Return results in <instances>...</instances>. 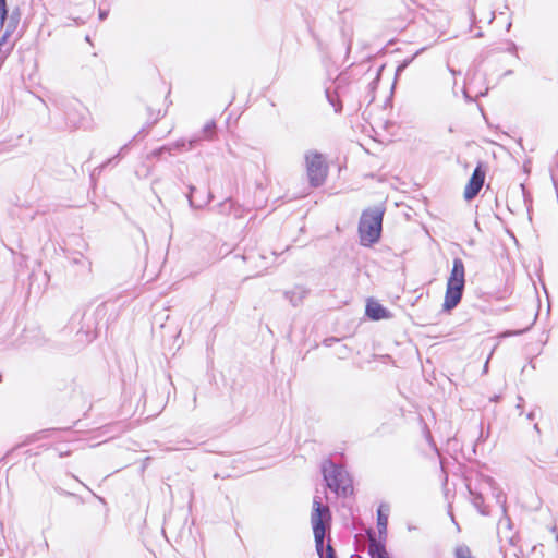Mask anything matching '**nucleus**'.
Here are the masks:
<instances>
[{
    "instance_id": "bb28decb",
    "label": "nucleus",
    "mask_w": 558,
    "mask_h": 558,
    "mask_svg": "<svg viewBox=\"0 0 558 558\" xmlns=\"http://www.w3.org/2000/svg\"><path fill=\"white\" fill-rule=\"evenodd\" d=\"M147 110L149 112V120H150L151 125L157 123L159 121V119L163 117V113H161V110H158L156 113H154L150 108H148Z\"/></svg>"
},
{
    "instance_id": "39448f33",
    "label": "nucleus",
    "mask_w": 558,
    "mask_h": 558,
    "mask_svg": "<svg viewBox=\"0 0 558 558\" xmlns=\"http://www.w3.org/2000/svg\"><path fill=\"white\" fill-rule=\"evenodd\" d=\"M305 163L311 186L318 187L323 185L328 172L324 156L318 151H308L305 154Z\"/></svg>"
},
{
    "instance_id": "c03bdc74",
    "label": "nucleus",
    "mask_w": 558,
    "mask_h": 558,
    "mask_svg": "<svg viewBox=\"0 0 558 558\" xmlns=\"http://www.w3.org/2000/svg\"><path fill=\"white\" fill-rule=\"evenodd\" d=\"M512 23L509 22L508 25H507V29L509 31V28L511 27Z\"/></svg>"
},
{
    "instance_id": "6e6552de",
    "label": "nucleus",
    "mask_w": 558,
    "mask_h": 558,
    "mask_svg": "<svg viewBox=\"0 0 558 558\" xmlns=\"http://www.w3.org/2000/svg\"><path fill=\"white\" fill-rule=\"evenodd\" d=\"M88 114V109L78 100L70 101L64 110L66 123L74 129L84 125Z\"/></svg>"
},
{
    "instance_id": "aec40b11",
    "label": "nucleus",
    "mask_w": 558,
    "mask_h": 558,
    "mask_svg": "<svg viewBox=\"0 0 558 558\" xmlns=\"http://www.w3.org/2000/svg\"><path fill=\"white\" fill-rule=\"evenodd\" d=\"M126 148V145L123 146L120 151L113 156L112 158L108 159L106 162L101 163L100 166H98L97 168L94 169L93 173L90 174V178L94 179V177L96 175V172L97 173H100L107 166H109L111 162L116 161L118 162V160L120 159L121 157V153Z\"/></svg>"
},
{
    "instance_id": "a19ab883",
    "label": "nucleus",
    "mask_w": 558,
    "mask_h": 558,
    "mask_svg": "<svg viewBox=\"0 0 558 558\" xmlns=\"http://www.w3.org/2000/svg\"><path fill=\"white\" fill-rule=\"evenodd\" d=\"M482 36H483L482 32H477V34L475 35V37H482Z\"/></svg>"
},
{
    "instance_id": "5701e85b",
    "label": "nucleus",
    "mask_w": 558,
    "mask_h": 558,
    "mask_svg": "<svg viewBox=\"0 0 558 558\" xmlns=\"http://www.w3.org/2000/svg\"><path fill=\"white\" fill-rule=\"evenodd\" d=\"M202 141H204V140L199 133L194 134L189 140H186V142H187L186 149L192 150V149L196 148Z\"/></svg>"
},
{
    "instance_id": "f3484780",
    "label": "nucleus",
    "mask_w": 558,
    "mask_h": 558,
    "mask_svg": "<svg viewBox=\"0 0 558 558\" xmlns=\"http://www.w3.org/2000/svg\"><path fill=\"white\" fill-rule=\"evenodd\" d=\"M20 19H21V12H20V9L16 7L15 9L12 10L11 14L9 15V21H8L7 28H5L4 33L11 35V33H13L15 31V28L17 27V25L20 23Z\"/></svg>"
},
{
    "instance_id": "4be33fe9",
    "label": "nucleus",
    "mask_w": 558,
    "mask_h": 558,
    "mask_svg": "<svg viewBox=\"0 0 558 558\" xmlns=\"http://www.w3.org/2000/svg\"><path fill=\"white\" fill-rule=\"evenodd\" d=\"M454 558H474L471 549L466 545H459L454 549Z\"/></svg>"
},
{
    "instance_id": "ea45409f",
    "label": "nucleus",
    "mask_w": 558,
    "mask_h": 558,
    "mask_svg": "<svg viewBox=\"0 0 558 558\" xmlns=\"http://www.w3.org/2000/svg\"><path fill=\"white\" fill-rule=\"evenodd\" d=\"M487 368H488V361H487V362L485 363V365H484V372H486V371H487Z\"/></svg>"
},
{
    "instance_id": "a18cd8bd",
    "label": "nucleus",
    "mask_w": 558,
    "mask_h": 558,
    "mask_svg": "<svg viewBox=\"0 0 558 558\" xmlns=\"http://www.w3.org/2000/svg\"><path fill=\"white\" fill-rule=\"evenodd\" d=\"M381 558H390L389 555L388 556H385V557H381Z\"/></svg>"
},
{
    "instance_id": "f257e3e1",
    "label": "nucleus",
    "mask_w": 558,
    "mask_h": 558,
    "mask_svg": "<svg viewBox=\"0 0 558 558\" xmlns=\"http://www.w3.org/2000/svg\"><path fill=\"white\" fill-rule=\"evenodd\" d=\"M311 524L313 529L315 549L319 558H338L335 548L327 543L324 545L326 532L331 526V511L327 505L322 502L320 497L315 496L313 499V509L311 513Z\"/></svg>"
},
{
    "instance_id": "2eb2a0df",
    "label": "nucleus",
    "mask_w": 558,
    "mask_h": 558,
    "mask_svg": "<svg viewBox=\"0 0 558 558\" xmlns=\"http://www.w3.org/2000/svg\"><path fill=\"white\" fill-rule=\"evenodd\" d=\"M468 488H469L470 494L473 496V498H472L473 506L477 509V511L482 515H488L489 510H488L487 506H485V504H484V498H483L482 494L473 493L470 486H468Z\"/></svg>"
},
{
    "instance_id": "0eeeda50",
    "label": "nucleus",
    "mask_w": 558,
    "mask_h": 558,
    "mask_svg": "<svg viewBox=\"0 0 558 558\" xmlns=\"http://www.w3.org/2000/svg\"><path fill=\"white\" fill-rule=\"evenodd\" d=\"M66 258L72 267V271L77 280L84 281L92 276V260L83 253L74 251L68 252Z\"/></svg>"
},
{
    "instance_id": "473e14b6",
    "label": "nucleus",
    "mask_w": 558,
    "mask_h": 558,
    "mask_svg": "<svg viewBox=\"0 0 558 558\" xmlns=\"http://www.w3.org/2000/svg\"><path fill=\"white\" fill-rule=\"evenodd\" d=\"M518 399H519V403L517 404V409H519L522 412V409H523V405H522L523 398L519 397Z\"/></svg>"
},
{
    "instance_id": "a211bd4d",
    "label": "nucleus",
    "mask_w": 558,
    "mask_h": 558,
    "mask_svg": "<svg viewBox=\"0 0 558 558\" xmlns=\"http://www.w3.org/2000/svg\"><path fill=\"white\" fill-rule=\"evenodd\" d=\"M216 122L214 120L208 121L199 132L204 141H213L216 136Z\"/></svg>"
},
{
    "instance_id": "b1692460",
    "label": "nucleus",
    "mask_w": 558,
    "mask_h": 558,
    "mask_svg": "<svg viewBox=\"0 0 558 558\" xmlns=\"http://www.w3.org/2000/svg\"><path fill=\"white\" fill-rule=\"evenodd\" d=\"M234 257H240V255H234ZM256 258H263L262 255H259L258 253H256L255 251L251 250L250 252L241 255V259L244 262V263H247V262H251V260H254Z\"/></svg>"
},
{
    "instance_id": "cd10ccee",
    "label": "nucleus",
    "mask_w": 558,
    "mask_h": 558,
    "mask_svg": "<svg viewBox=\"0 0 558 558\" xmlns=\"http://www.w3.org/2000/svg\"><path fill=\"white\" fill-rule=\"evenodd\" d=\"M161 148L165 154L167 153L169 155H174V153L177 151L175 148L173 147V143L163 145L161 146Z\"/></svg>"
},
{
    "instance_id": "f8f14e48",
    "label": "nucleus",
    "mask_w": 558,
    "mask_h": 558,
    "mask_svg": "<svg viewBox=\"0 0 558 558\" xmlns=\"http://www.w3.org/2000/svg\"><path fill=\"white\" fill-rule=\"evenodd\" d=\"M389 506L381 504L377 509V529L379 538L386 539Z\"/></svg>"
},
{
    "instance_id": "f03ea898",
    "label": "nucleus",
    "mask_w": 558,
    "mask_h": 558,
    "mask_svg": "<svg viewBox=\"0 0 558 558\" xmlns=\"http://www.w3.org/2000/svg\"><path fill=\"white\" fill-rule=\"evenodd\" d=\"M384 214L385 209L380 206L363 210L359 221L360 243L363 246H372L380 240Z\"/></svg>"
},
{
    "instance_id": "37998d69",
    "label": "nucleus",
    "mask_w": 558,
    "mask_h": 558,
    "mask_svg": "<svg viewBox=\"0 0 558 558\" xmlns=\"http://www.w3.org/2000/svg\"><path fill=\"white\" fill-rule=\"evenodd\" d=\"M494 19H495V14H494V13H492V17H490V21H489V22H493V21H494Z\"/></svg>"
},
{
    "instance_id": "72a5a7b5",
    "label": "nucleus",
    "mask_w": 558,
    "mask_h": 558,
    "mask_svg": "<svg viewBox=\"0 0 558 558\" xmlns=\"http://www.w3.org/2000/svg\"><path fill=\"white\" fill-rule=\"evenodd\" d=\"M526 417H527V420H531V421L534 420L535 418V412L534 411L529 412Z\"/></svg>"
},
{
    "instance_id": "20e7f679",
    "label": "nucleus",
    "mask_w": 558,
    "mask_h": 558,
    "mask_svg": "<svg viewBox=\"0 0 558 558\" xmlns=\"http://www.w3.org/2000/svg\"><path fill=\"white\" fill-rule=\"evenodd\" d=\"M465 287V268L461 258L456 257L452 262V268L447 280L446 293L444 300V311L450 312L458 306L463 296Z\"/></svg>"
},
{
    "instance_id": "412c9836",
    "label": "nucleus",
    "mask_w": 558,
    "mask_h": 558,
    "mask_svg": "<svg viewBox=\"0 0 558 558\" xmlns=\"http://www.w3.org/2000/svg\"><path fill=\"white\" fill-rule=\"evenodd\" d=\"M427 47H423L421 48L420 50H417L411 58H408V59H404L398 66H397V70H396V74H399L401 73L402 71H404L411 63L412 61L415 59L416 56H418L422 51L426 50Z\"/></svg>"
},
{
    "instance_id": "f704fd0d",
    "label": "nucleus",
    "mask_w": 558,
    "mask_h": 558,
    "mask_svg": "<svg viewBox=\"0 0 558 558\" xmlns=\"http://www.w3.org/2000/svg\"><path fill=\"white\" fill-rule=\"evenodd\" d=\"M470 17L472 22H475L476 16L473 9L470 10Z\"/></svg>"
},
{
    "instance_id": "c85d7f7f",
    "label": "nucleus",
    "mask_w": 558,
    "mask_h": 558,
    "mask_svg": "<svg viewBox=\"0 0 558 558\" xmlns=\"http://www.w3.org/2000/svg\"><path fill=\"white\" fill-rule=\"evenodd\" d=\"M162 154H165V153L162 151V148H161V146H160V147H158V148L154 149V150L149 154L148 158H159V157H161V155H162Z\"/></svg>"
},
{
    "instance_id": "79ce46f5",
    "label": "nucleus",
    "mask_w": 558,
    "mask_h": 558,
    "mask_svg": "<svg viewBox=\"0 0 558 558\" xmlns=\"http://www.w3.org/2000/svg\"><path fill=\"white\" fill-rule=\"evenodd\" d=\"M7 4V0H0V5Z\"/></svg>"
},
{
    "instance_id": "ddd939ff",
    "label": "nucleus",
    "mask_w": 558,
    "mask_h": 558,
    "mask_svg": "<svg viewBox=\"0 0 558 558\" xmlns=\"http://www.w3.org/2000/svg\"><path fill=\"white\" fill-rule=\"evenodd\" d=\"M367 553L371 558H381L385 556H388L386 546H385V539L384 538H371L368 544Z\"/></svg>"
},
{
    "instance_id": "58836bf2",
    "label": "nucleus",
    "mask_w": 558,
    "mask_h": 558,
    "mask_svg": "<svg viewBox=\"0 0 558 558\" xmlns=\"http://www.w3.org/2000/svg\"><path fill=\"white\" fill-rule=\"evenodd\" d=\"M534 429H535L537 433H539L538 424H535V425H534Z\"/></svg>"
},
{
    "instance_id": "e433bc0d",
    "label": "nucleus",
    "mask_w": 558,
    "mask_h": 558,
    "mask_svg": "<svg viewBox=\"0 0 558 558\" xmlns=\"http://www.w3.org/2000/svg\"><path fill=\"white\" fill-rule=\"evenodd\" d=\"M59 492H60L61 494H64V495H72L71 493L65 492V490H63V489H60Z\"/></svg>"
},
{
    "instance_id": "1a4fd4ad",
    "label": "nucleus",
    "mask_w": 558,
    "mask_h": 558,
    "mask_svg": "<svg viewBox=\"0 0 558 558\" xmlns=\"http://www.w3.org/2000/svg\"><path fill=\"white\" fill-rule=\"evenodd\" d=\"M486 170L483 162H478L475 167L471 178L468 181V184L464 189V198L466 201H472L475 198L480 191L483 187L485 181Z\"/></svg>"
},
{
    "instance_id": "7c9ffc66",
    "label": "nucleus",
    "mask_w": 558,
    "mask_h": 558,
    "mask_svg": "<svg viewBox=\"0 0 558 558\" xmlns=\"http://www.w3.org/2000/svg\"><path fill=\"white\" fill-rule=\"evenodd\" d=\"M377 82H378V76H377L376 78H374V80L368 84V87L371 88V90H374V89L376 88Z\"/></svg>"
},
{
    "instance_id": "dca6fc26",
    "label": "nucleus",
    "mask_w": 558,
    "mask_h": 558,
    "mask_svg": "<svg viewBox=\"0 0 558 558\" xmlns=\"http://www.w3.org/2000/svg\"><path fill=\"white\" fill-rule=\"evenodd\" d=\"M325 95L329 105L333 108L336 113L342 112V102L339 98V95L336 92H331L329 88H326Z\"/></svg>"
},
{
    "instance_id": "9d476101",
    "label": "nucleus",
    "mask_w": 558,
    "mask_h": 558,
    "mask_svg": "<svg viewBox=\"0 0 558 558\" xmlns=\"http://www.w3.org/2000/svg\"><path fill=\"white\" fill-rule=\"evenodd\" d=\"M365 314L372 320H380L390 318L391 314L389 310L383 306L377 301L369 299L366 303Z\"/></svg>"
},
{
    "instance_id": "a878e982",
    "label": "nucleus",
    "mask_w": 558,
    "mask_h": 558,
    "mask_svg": "<svg viewBox=\"0 0 558 558\" xmlns=\"http://www.w3.org/2000/svg\"><path fill=\"white\" fill-rule=\"evenodd\" d=\"M7 21H9V10L7 4L0 5V23L3 25Z\"/></svg>"
},
{
    "instance_id": "c9c22d12",
    "label": "nucleus",
    "mask_w": 558,
    "mask_h": 558,
    "mask_svg": "<svg viewBox=\"0 0 558 558\" xmlns=\"http://www.w3.org/2000/svg\"><path fill=\"white\" fill-rule=\"evenodd\" d=\"M500 396H494L493 398H490L492 401L494 402H497L499 400Z\"/></svg>"
},
{
    "instance_id": "423d86ee",
    "label": "nucleus",
    "mask_w": 558,
    "mask_h": 558,
    "mask_svg": "<svg viewBox=\"0 0 558 558\" xmlns=\"http://www.w3.org/2000/svg\"><path fill=\"white\" fill-rule=\"evenodd\" d=\"M100 314L99 310L94 312H85L81 318V327L76 331V341L82 344H88L94 339L97 338V329H98V316Z\"/></svg>"
},
{
    "instance_id": "c756f323",
    "label": "nucleus",
    "mask_w": 558,
    "mask_h": 558,
    "mask_svg": "<svg viewBox=\"0 0 558 558\" xmlns=\"http://www.w3.org/2000/svg\"><path fill=\"white\" fill-rule=\"evenodd\" d=\"M108 16V11L106 10H99V20L104 21Z\"/></svg>"
},
{
    "instance_id": "7ed1b4c3",
    "label": "nucleus",
    "mask_w": 558,
    "mask_h": 558,
    "mask_svg": "<svg viewBox=\"0 0 558 558\" xmlns=\"http://www.w3.org/2000/svg\"><path fill=\"white\" fill-rule=\"evenodd\" d=\"M322 473L327 487L338 496L345 498L353 494L352 478L342 465L327 459L322 464Z\"/></svg>"
},
{
    "instance_id": "4c0bfd02",
    "label": "nucleus",
    "mask_w": 558,
    "mask_h": 558,
    "mask_svg": "<svg viewBox=\"0 0 558 558\" xmlns=\"http://www.w3.org/2000/svg\"><path fill=\"white\" fill-rule=\"evenodd\" d=\"M193 403H194V408L196 407V395L194 393V397H193Z\"/></svg>"
},
{
    "instance_id": "393cba45",
    "label": "nucleus",
    "mask_w": 558,
    "mask_h": 558,
    "mask_svg": "<svg viewBox=\"0 0 558 558\" xmlns=\"http://www.w3.org/2000/svg\"><path fill=\"white\" fill-rule=\"evenodd\" d=\"M173 147L177 151L187 150V142L186 138H180L175 142H173Z\"/></svg>"
},
{
    "instance_id": "2f4dec72",
    "label": "nucleus",
    "mask_w": 558,
    "mask_h": 558,
    "mask_svg": "<svg viewBox=\"0 0 558 558\" xmlns=\"http://www.w3.org/2000/svg\"><path fill=\"white\" fill-rule=\"evenodd\" d=\"M530 327L525 328V329H522V330H517V331H512L510 332V335H513V336H518V335H522L523 332H525L526 330H529Z\"/></svg>"
},
{
    "instance_id": "6ab92c4d",
    "label": "nucleus",
    "mask_w": 558,
    "mask_h": 558,
    "mask_svg": "<svg viewBox=\"0 0 558 558\" xmlns=\"http://www.w3.org/2000/svg\"><path fill=\"white\" fill-rule=\"evenodd\" d=\"M436 21L433 22L436 31L439 32L438 38L446 33V27L448 26V16L445 13H440L439 16H434Z\"/></svg>"
},
{
    "instance_id": "4468645a",
    "label": "nucleus",
    "mask_w": 558,
    "mask_h": 558,
    "mask_svg": "<svg viewBox=\"0 0 558 558\" xmlns=\"http://www.w3.org/2000/svg\"><path fill=\"white\" fill-rule=\"evenodd\" d=\"M307 290L304 287L295 286L292 290L286 291L284 296L289 300L292 306H298L306 296Z\"/></svg>"
},
{
    "instance_id": "9b49d317",
    "label": "nucleus",
    "mask_w": 558,
    "mask_h": 558,
    "mask_svg": "<svg viewBox=\"0 0 558 558\" xmlns=\"http://www.w3.org/2000/svg\"><path fill=\"white\" fill-rule=\"evenodd\" d=\"M197 192V189L190 184L189 185V193L186 194V198L189 201V205L191 208L193 209H199V208H203L205 205H207L208 203H210V201L213 199V195H211V192L208 191L207 194L205 196H203L202 199H197V197H195V193Z\"/></svg>"
}]
</instances>
